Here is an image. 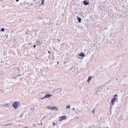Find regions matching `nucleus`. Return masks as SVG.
<instances>
[{
  "label": "nucleus",
  "instance_id": "nucleus-1",
  "mask_svg": "<svg viewBox=\"0 0 128 128\" xmlns=\"http://www.w3.org/2000/svg\"><path fill=\"white\" fill-rule=\"evenodd\" d=\"M118 96L117 94H114V97L112 99L111 102L112 103V105H114V103L116 101V100L117 101V98H116V97H117Z\"/></svg>",
  "mask_w": 128,
  "mask_h": 128
},
{
  "label": "nucleus",
  "instance_id": "nucleus-2",
  "mask_svg": "<svg viewBox=\"0 0 128 128\" xmlns=\"http://www.w3.org/2000/svg\"><path fill=\"white\" fill-rule=\"evenodd\" d=\"M20 104V102H15L13 104L12 106L15 109H16L18 107Z\"/></svg>",
  "mask_w": 128,
  "mask_h": 128
},
{
  "label": "nucleus",
  "instance_id": "nucleus-3",
  "mask_svg": "<svg viewBox=\"0 0 128 128\" xmlns=\"http://www.w3.org/2000/svg\"><path fill=\"white\" fill-rule=\"evenodd\" d=\"M102 90V88L100 87L98 88H96L94 90L96 91V92L95 93V94L98 95V92H101Z\"/></svg>",
  "mask_w": 128,
  "mask_h": 128
},
{
  "label": "nucleus",
  "instance_id": "nucleus-4",
  "mask_svg": "<svg viewBox=\"0 0 128 128\" xmlns=\"http://www.w3.org/2000/svg\"><path fill=\"white\" fill-rule=\"evenodd\" d=\"M66 116H60L59 118V121H61L63 120H66Z\"/></svg>",
  "mask_w": 128,
  "mask_h": 128
},
{
  "label": "nucleus",
  "instance_id": "nucleus-5",
  "mask_svg": "<svg viewBox=\"0 0 128 128\" xmlns=\"http://www.w3.org/2000/svg\"><path fill=\"white\" fill-rule=\"evenodd\" d=\"M78 56H81V58L82 57V58H82L83 57H84L86 56V55L83 52H81L78 54Z\"/></svg>",
  "mask_w": 128,
  "mask_h": 128
},
{
  "label": "nucleus",
  "instance_id": "nucleus-6",
  "mask_svg": "<svg viewBox=\"0 0 128 128\" xmlns=\"http://www.w3.org/2000/svg\"><path fill=\"white\" fill-rule=\"evenodd\" d=\"M83 4L84 5L86 6L89 4V2L87 0H85L83 1Z\"/></svg>",
  "mask_w": 128,
  "mask_h": 128
},
{
  "label": "nucleus",
  "instance_id": "nucleus-7",
  "mask_svg": "<svg viewBox=\"0 0 128 128\" xmlns=\"http://www.w3.org/2000/svg\"><path fill=\"white\" fill-rule=\"evenodd\" d=\"M52 96V95H50L49 94H46L44 96V98H48Z\"/></svg>",
  "mask_w": 128,
  "mask_h": 128
},
{
  "label": "nucleus",
  "instance_id": "nucleus-8",
  "mask_svg": "<svg viewBox=\"0 0 128 128\" xmlns=\"http://www.w3.org/2000/svg\"><path fill=\"white\" fill-rule=\"evenodd\" d=\"M77 19L79 22L80 23L81 22V20H82L81 18L77 16Z\"/></svg>",
  "mask_w": 128,
  "mask_h": 128
},
{
  "label": "nucleus",
  "instance_id": "nucleus-9",
  "mask_svg": "<svg viewBox=\"0 0 128 128\" xmlns=\"http://www.w3.org/2000/svg\"><path fill=\"white\" fill-rule=\"evenodd\" d=\"M36 42L37 44L38 45H40L41 44L40 42L38 40H37L36 41Z\"/></svg>",
  "mask_w": 128,
  "mask_h": 128
},
{
  "label": "nucleus",
  "instance_id": "nucleus-10",
  "mask_svg": "<svg viewBox=\"0 0 128 128\" xmlns=\"http://www.w3.org/2000/svg\"><path fill=\"white\" fill-rule=\"evenodd\" d=\"M61 89L60 88H58L57 89V90L56 92H57L59 93L61 91Z\"/></svg>",
  "mask_w": 128,
  "mask_h": 128
},
{
  "label": "nucleus",
  "instance_id": "nucleus-11",
  "mask_svg": "<svg viewBox=\"0 0 128 128\" xmlns=\"http://www.w3.org/2000/svg\"><path fill=\"white\" fill-rule=\"evenodd\" d=\"M51 109L52 110H56V106H52Z\"/></svg>",
  "mask_w": 128,
  "mask_h": 128
},
{
  "label": "nucleus",
  "instance_id": "nucleus-12",
  "mask_svg": "<svg viewBox=\"0 0 128 128\" xmlns=\"http://www.w3.org/2000/svg\"><path fill=\"white\" fill-rule=\"evenodd\" d=\"M70 105H68L66 106V108H70Z\"/></svg>",
  "mask_w": 128,
  "mask_h": 128
},
{
  "label": "nucleus",
  "instance_id": "nucleus-13",
  "mask_svg": "<svg viewBox=\"0 0 128 128\" xmlns=\"http://www.w3.org/2000/svg\"><path fill=\"white\" fill-rule=\"evenodd\" d=\"M92 78V77L91 76H89L88 78V79L90 80Z\"/></svg>",
  "mask_w": 128,
  "mask_h": 128
},
{
  "label": "nucleus",
  "instance_id": "nucleus-14",
  "mask_svg": "<svg viewBox=\"0 0 128 128\" xmlns=\"http://www.w3.org/2000/svg\"><path fill=\"white\" fill-rule=\"evenodd\" d=\"M4 30L5 29L3 28H2L1 30V31L2 32H4Z\"/></svg>",
  "mask_w": 128,
  "mask_h": 128
},
{
  "label": "nucleus",
  "instance_id": "nucleus-15",
  "mask_svg": "<svg viewBox=\"0 0 128 128\" xmlns=\"http://www.w3.org/2000/svg\"><path fill=\"white\" fill-rule=\"evenodd\" d=\"M39 98H40V99L42 100V99H44V97H43V98H42L41 97V96H40L39 97Z\"/></svg>",
  "mask_w": 128,
  "mask_h": 128
},
{
  "label": "nucleus",
  "instance_id": "nucleus-16",
  "mask_svg": "<svg viewBox=\"0 0 128 128\" xmlns=\"http://www.w3.org/2000/svg\"><path fill=\"white\" fill-rule=\"evenodd\" d=\"M41 4H42L44 5V0H42V1Z\"/></svg>",
  "mask_w": 128,
  "mask_h": 128
},
{
  "label": "nucleus",
  "instance_id": "nucleus-17",
  "mask_svg": "<svg viewBox=\"0 0 128 128\" xmlns=\"http://www.w3.org/2000/svg\"><path fill=\"white\" fill-rule=\"evenodd\" d=\"M23 115V113H22V114H21V115L20 116V118H22Z\"/></svg>",
  "mask_w": 128,
  "mask_h": 128
},
{
  "label": "nucleus",
  "instance_id": "nucleus-18",
  "mask_svg": "<svg viewBox=\"0 0 128 128\" xmlns=\"http://www.w3.org/2000/svg\"><path fill=\"white\" fill-rule=\"evenodd\" d=\"M95 110L94 109L92 111V113H94H94L95 112Z\"/></svg>",
  "mask_w": 128,
  "mask_h": 128
},
{
  "label": "nucleus",
  "instance_id": "nucleus-19",
  "mask_svg": "<svg viewBox=\"0 0 128 128\" xmlns=\"http://www.w3.org/2000/svg\"><path fill=\"white\" fill-rule=\"evenodd\" d=\"M52 8H54V9H56V6L54 5V6H53L52 7Z\"/></svg>",
  "mask_w": 128,
  "mask_h": 128
},
{
  "label": "nucleus",
  "instance_id": "nucleus-20",
  "mask_svg": "<svg viewBox=\"0 0 128 128\" xmlns=\"http://www.w3.org/2000/svg\"><path fill=\"white\" fill-rule=\"evenodd\" d=\"M8 104H6L4 105V106H8Z\"/></svg>",
  "mask_w": 128,
  "mask_h": 128
},
{
  "label": "nucleus",
  "instance_id": "nucleus-21",
  "mask_svg": "<svg viewBox=\"0 0 128 128\" xmlns=\"http://www.w3.org/2000/svg\"><path fill=\"white\" fill-rule=\"evenodd\" d=\"M36 124H35V123H34L32 125V126H33V127H34L36 125Z\"/></svg>",
  "mask_w": 128,
  "mask_h": 128
},
{
  "label": "nucleus",
  "instance_id": "nucleus-22",
  "mask_svg": "<svg viewBox=\"0 0 128 128\" xmlns=\"http://www.w3.org/2000/svg\"><path fill=\"white\" fill-rule=\"evenodd\" d=\"M46 116H44L43 117L42 119H44L46 117Z\"/></svg>",
  "mask_w": 128,
  "mask_h": 128
},
{
  "label": "nucleus",
  "instance_id": "nucleus-23",
  "mask_svg": "<svg viewBox=\"0 0 128 128\" xmlns=\"http://www.w3.org/2000/svg\"><path fill=\"white\" fill-rule=\"evenodd\" d=\"M48 108L50 109H51V108H52V106H49V107H48Z\"/></svg>",
  "mask_w": 128,
  "mask_h": 128
},
{
  "label": "nucleus",
  "instance_id": "nucleus-24",
  "mask_svg": "<svg viewBox=\"0 0 128 128\" xmlns=\"http://www.w3.org/2000/svg\"><path fill=\"white\" fill-rule=\"evenodd\" d=\"M48 53L49 54H51V52H50V51H48Z\"/></svg>",
  "mask_w": 128,
  "mask_h": 128
},
{
  "label": "nucleus",
  "instance_id": "nucleus-25",
  "mask_svg": "<svg viewBox=\"0 0 128 128\" xmlns=\"http://www.w3.org/2000/svg\"><path fill=\"white\" fill-rule=\"evenodd\" d=\"M90 80L88 79L87 80V82L89 83V82H90Z\"/></svg>",
  "mask_w": 128,
  "mask_h": 128
},
{
  "label": "nucleus",
  "instance_id": "nucleus-26",
  "mask_svg": "<svg viewBox=\"0 0 128 128\" xmlns=\"http://www.w3.org/2000/svg\"><path fill=\"white\" fill-rule=\"evenodd\" d=\"M53 124L54 126L55 125V123L54 122L53 123Z\"/></svg>",
  "mask_w": 128,
  "mask_h": 128
},
{
  "label": "nucleus",
  "instance_id": "nucleus-27",
  "mask_svg": "<svg viewBox=\"0 0 128 128\" xmlns=\"http://www.w3.org/2000/svg\"><path fill=\"white\" fill-rule=\"evenodd\" d=\"M98 95L99 96V94L100 95V92H98Z\"/></svg>",
  "mask_w": 128,
  "mask_h": 128
},
{
  "label": "nucleus",
  "instance_id": "nucleus-28",
  "mask_svg": "<svg viewBox=\"0 0 128 128\" xmlns=\"http://www.w3.org/2000/svg\"><path fill=\"white\" fill-rule=\"evenodd\" d=\"M36 45H34L33 47H34V48H35L36 47Z\"/></svg>",
  "mask_w": 128,
  "mask_h": 128
},
{
  "label": "nucleus",
  "instance_id": "nucleus-29",
  "mask_svg": "<svg viewBox=\"0 0 128 128\" xmlns=\"http://www.w3.org/2000/svg\"><path fill=\"white\" fill-rule=\"evenodd\" d=\"M17 70H18L19 71L20 70H19V69L18 68H17Z\"/></svg>",
  "mask_w": 128,
  "mask_h": 128
},
{
  "label": "nucleus",
  "instance_id": "nucleus-30",
  "mask_svg": "<svg viewBox=\"0 0 128 128\" xmlns=\"http://www.w3.org/2000/svg\"><path fill=\"white\" fill-rule=\"evenodd\" d=\"M112 106H110V110H111Z\"/></svg>",
  "mask_w": 128,
  "mask_h": 128
},
{
  "label": "nucleus",
  "instance_id": "nucleus-31",
  "mask_svg": "<svg viewBox=\"0 0 128 128\" xmlns=\"http://www.w3.org/2000/svg\"><path fill=\"white\" fill-rule=\"evenodd\" d=\"M16 2H18L19 1V0H16Z\"/></svg>",
  "mask_w": 128,
  "mask_h": 128
},
{
  "label": "nucleus",
  "instance_id": "nucleus-32",
  "mask_svg": "<svg viewBox=\"0 0 128 128\" xmlns=\"http://www.w3.org/2000/svg\"><path fill=\"white\" fill-rule=\"evenodd\" d=\"M0 90L1 91H2V92H4V91H3V90Z\"/></svg>",
  "mask_w": 128,
  "mask_h": 128
},
{
  "label": "nucleus",
  "instance_id": "nucleus-33",
  "mask_svg": "<svg viewBox=\"0 0 128 128\" xmlns=\"http://www.w3.org/2000/svg\"><path fill=\"white\" fill-rule=\"evenodd\" d=\"M72 109L73 110H75V108H72Z\"/></svg>",
  "mask_w": 128,
  "mask_h": 128
},
{
  "label": "nucleus",
  "instance_id": "nucleus-34",
  "mask_svg": "<svg viewBox=\"0 0 128 128\" xmlns=\"http://www.w3.org/2000/svg\"><path fill=\"white\" fill-rule=\"evenodd\" d=\"M36 0H34L33 2H36Z\"/></svg>",
  "mask_w": 128,
  "mask_h": 128
},
{
  "label": "nucleus",
  "instance_id": "nucleus-35",
  "mask_svg": "<svg viewBox=\"0 0 128 128\" xmlns=\"http://www.w3.org/2000/svg\"><path fill=\"white\" fill-rule=\"evenodd\" d=\"M56 40H58V41H60V40H59L58 39H56Z\"/></svg>",
  "mask_w": 128,
  "mask_h": 128
},
{
  "label": "nucleus",
  "instance_id": "nucleus-36",
  "mask_svg": "<svg viewBox=\"0 0 128 128\" xmlns=\"http://www.w3.org/2000/svg\"><path fill=\"white\" fill-rule=\"evenodd\" d=\"M57 63L58 64H59L58 62V61L57 62Z\"/></svg>",
  "mask_w": 128,
  "mask_h": 128
},
{
  "label": "nucleus",
  "instance_id": "nucleus-37",
  "mask_svg": "<svg viewBox=\"0 0 128 128\" xmlns=\"http://www.w3.org/2000/svg\"><path fill=\"white\" fill-rule=\"evenodd\" d=\"M59 128V127L58 126H57V127H56V128Z\"/></svg>",
  "mask_w": 128,
  "mask_h": 128
},
{
  "label": "nucleus",
  "instance_id": "nucleus-38",
  "mask_svg": "<svg viewBox=\"0 0 128 128\" xmlns=\"http://www.w3.org/2000/svg\"><path fill=\"white\" fill-rule=\"evenodd\" d=\"M56 110H58V108H57V107H56Z\"/></svg>",
  "mask_w": 128,
  "mask_h": 128
},
{
  "label": "nucleus",
  "instance_id": "nucleus-39",
  "mask_svg": "<svg viewBox=\"0 0 128 128\" xmlns=\"http://www.w3.org/2000/svg\"><path fill=\"white\" fill-rule=\"evenodd\" d=\"M124 6H125V5H124L123 6H122V7H125Z\"/></svg>",
  "mask_w": 128,
  "mask_h": 128
},
{
  "label": "nucleus",
  "instance_id": "nucleus-40",
  "mask_svg": "<svg viewBox=\"0 0 128 128\" xmlns=\"http://www.w3.org/2000/svg\"><path fill=\"white\" fill-rule=\"evenodd\" d=\"M58 23L57 24H56V25H58Z\"/></svg>",
  "mask_w": 128,
  "mask_h": 128
},
{
  "label": "nucleus",
  "instance_id": "nucleus-41",
  "mask_svg": "<svg viewBox=\"0 0 128 128\" xmlns=\"http://www.w3.org/2000/svg\"><path fill=\"white\" fill-rule=\"evenodd\" d=\"M58 42V43L59 44V42Z\"/></svg>",
  "mask_w": 128,
  "mask_h": 128
}]
</instances>
